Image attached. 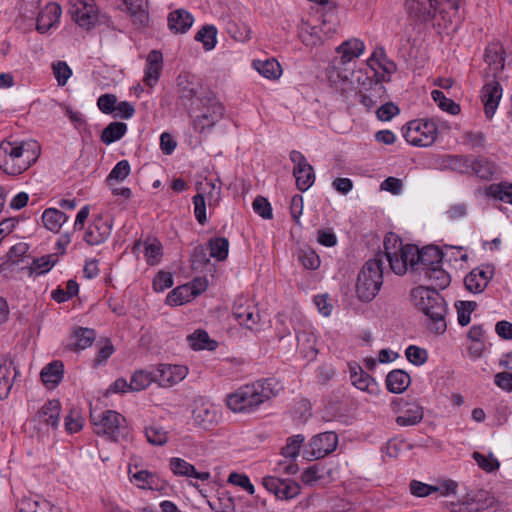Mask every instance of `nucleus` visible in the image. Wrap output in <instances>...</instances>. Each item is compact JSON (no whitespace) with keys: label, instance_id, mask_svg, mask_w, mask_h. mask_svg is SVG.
<instances>
[{"label":"nucleus","instance_id":"nucleus-1","mask_svg":"<svg viewBox=\"0 0 512 512\" xmlns=\"http://www.w3.org/2000/svg\"><path fill=\"white\" fill-rule=\"evenodd\" d=\"M365 50L363 41L351 38L344 41L336 48L340 55L332 61L328 72V78L332 86L342 93L351 90L353 87L352 77L354 76L353 61L359 58Z\"/></svg>","mask_w":512,"mask_h":512},{"label":"nucleus","instance_id":"nucleus-2","mask_svg":"<svg viewBox=\"0 0 512 512\" xmlns=\"http://www.w3.org/2000/svg\"><path fill=\"white\" fill-rule=\"evenodd\" d=\"M415 307L429 320L428 327L436 334L446 331L447 304L440 293L430 287L418 286L411 291Z\"/></svg>","mask_w":512,"mask_h":512},{"label":"nucleus","instance_id":"nucleus-3","mask_svg":"<svg viewBox=\"0 0 512 512\" xmlns=\"http://www.w3.org/2000/svg\"><path fill=\"white\" fill-rule=\"evenodd\" d=\"M2 152L5 154L2 172L17 176L29 167L31 161L36 160L40 147L36 141L18 142L5 139L2 140Z\"/></svg>","mask_w":512,"mask_h":512},{"label":"nucleus","instance_id":"nucleus-4","mask_svg":"<svg viewBox=\"0 0 512 512\" xmlns=\"http://www.w3.org/2000/svg\"><path fill=\"white\" fill-rule=\"evenodd\" d=\"M336 10L335 2H313L310 5L308 18L299 31V37L304 45L314 47L321 43L318 26L335 23Z\"/></svg>","mask_w":512,"mask_h":512},{"label":"nucleus","instance_id":"nucleus-5","mask_svg":"<svg viewBox=\"0 0 512 512\" xmlns=\"http://www.w3.org/2000/svg\"><path fill=\"white\" fill-rule=\"evenodd\" d=\"M270 380L244 385L227 397V406L234 412H249L273 395Z\"/></svg>","mask_w":512,"mask_h":512},{"label":"nucleus","instance_id":"nucleus-6","mask_svg":"<svg viewBox=\"0 0 512 512\" xmlns=\"http://www.w3.org/2000/svg\"><path fill=\"white\" fill-rule=\"evenodd\" d=\"M383 284V262L381 254L369 259L358 274L356 294L360 301H372Z\"/></svg>","mask_w":512,"mask_h":512},{"label":"nucleus","instance_id":"nucleus-7","mask_svg":"<svg viewBox=\"0 0 512 512\" xmlns=\"http://www.w3.org/2000/svg\"><path fill=\"white\" fill-rule=\"evenodd\" d=\"M90 420L97 435L106 436L112 441L117 442L128 433L125 417L116 411L91 412Z\"/></svg>","mask_w":512,"mask_h":512},{"label":"nucleus","instance_id":"nucleus-8","mask_svg":"<svg viewBox=\"0 0 512 512\" xmlns=\"http://www.w3.org/2000/svg\"><path fill=\"white\" fill-rule=\"evenodd\" d=\"M197 194L193 196L194 214L198 223L204 225L207 222L206 203L210 209L219 205L221 199V186L211 179L196 183Z\"/></svg>","mask_w":512,"mask_h":512},{"label":"nucleus","instance_id":"nucleus-9","mask_svg":"<svg viewBox=\"0 0 512 512\" xmlns=\"http://www.w3.org/2000/svg\"><path fill=\"white\" fill-rule=\"evenodd\" d=\"M402 134L409 144L417 147H428L437 138V127L432 120H413L402 128Z\"/></svg>","mask_w":512,"mask_h":512},{"label":"nucleus","instance_id":"nucleus-10","mask_svg":"<svg viewBox=\"0 0 512 512\" xmlns=\"http://www.w3.org/2000/svg\"><path fill=\"white\" fill-rule=\"evenodd\" d=\"M338 444V436L335 432L328 431L313 436L304 447L303 455L308 460L324 458L331 454Z\"/></svg>","mask_w":512,"mask_h":512},{"label":"nucleus","instance_id":"nucleus-11","mask_svg":"<svg viewBox=\"0 0 512 512\" xmlns=\"http://www.w3.org/2000/svg\"><path fill=\"white\" fill-rule=\"evenodd\" d=\"M290 160L294 163L293 176L296 179L297 188L305 192L315 182V173L306 157L299 151L293 150L290 153Z\"/></svg>","mask_w":512,"mask_h":512},{"label":"nucleus","instance_id":"nucleus-12","mask_svg":"<svg viewBox=\"0 0 512 512\" xmlns=\"http://www.w3.org/2000/svg\"><path fill=\"white\" fill-rule=\"evenodd\" d=\"M408 251V253L414 256V270L420 271V273L424 272L425 268H432L438 264H442L443 252L437 246L429 245L419 249L417 246L412 245Z\"/></svg>","mask_w":512,"mask_h":512},{"label":"nucleus","instance_id":"nucleus-13","mask_svg":"<svg viewBox=\"0 0 512 512\" xmlns=\"http://www.w3.org/2000/svg\"><path fill=\"white\" fill-rule=\"evenodd\" d=\"M358 97L359 102L367 110H371L387 98L386 88L380 81L366 77Z\"/></svg>","mask_w":512,"mask_h":512},{"label":"nucleus","instance_id":"nucleus-14","mask_svg":"<svg viewBox=\"0 0 512 512\" xmlns=\"http://www.w3.org/2000/svg\"><path fill=\"white\" fill-rule=\"evenodd\" d=\"M177 85L179 93L177 102L191 115L194 105L197 102L203 103V98L199 96L198 84L189 81L187 75H179Z\"/></svg>","mask_w":512,"mask_h":512},{"label":"nucleus","instance_id":"nucleus-15","mask_svg":"<svg viewBox=\"0 0 512 512\" xmlns=\"http://www.w3.org/2000/svg\"><path fill=\"white\" fill-rule=\"evenodd\" d=\"M154 374L155 383L161 387H171L186 378L188 368L184 365L159 364Z\"/></svg>","mask_w":512,"mask_h":512},{"label":"nucleus","instance_id":"nucleus-16","mask_svg":"<svg viewBox=\"0 0 512 512\" xmlns=\"http://www.w3.org/2000/svg\"><path fill=\"white\" fill-rule=\"evenodd\" d=\"M70 13L74 21L87 30L91 29L99 19V9L95 2H74Z\"/></svg>","mask_w":512,"mask_h":512},{"label":"nucleus","instance_id":"nucleus-17","mask_svg":"<svg viewBox=\"0 0 512 512\" xmlns=\"http://www.w3.org/2000/svg\"><path fill=\"white\" fill-rule=\"evenodd\" d=\"M262 484L267 491L273 493L281 500L292 499L300 492V486L291 480H282L274 476H266L262 479Z\"/></svg>","mask_w":512,"mask_h":512},{"label":"nucleus","instance_id":"nucleus-18","mask_svg":"<svg viewBox=\"0 0 512 512\" xmlns=\"http://www.w3.org/2000/svg\"><path fill=\"white\" fill-rule=\"evenodd\" d=\"M232 313L239 324L246 326L248 329H252L260 320L257 307L252 301L244 297L235 300Z\"/></svg>","mask_w":512,"mask_h":512},{"label":"nucleus","instance_id":"nucleus-19","mask_svg":"<svg viewBox=\"0 0 512 512\" xmlns=\"http://www.w3.org/2000/svg\"><path fill=\"white\" fill-rule=\"evenodd\" d=\"M502 92V86L496 78L487 81L482 87L481 101L484 105L485 116L488 119L494 116L502 97Z\"/></svg>","mask_w":512,"mask_h":512},{"label":"nucleus","instance_id":"nucleus-20","mask_svg":"<svg viewBox=\"0 0 512 512\" xmlns=\"http://www.w3.org/2000/svg\"><path fill=\"white\" fill-rule=\"evenodd\" d=\"M203 106L206 107L207 110L197 115L193 122L194 128L201 131L205 128L212 127L224 114V107L214 97L207 98Z\"/></svg>","mask_w":512,"mask_h":512},{"label":"nucleus","instance_id":"nucleus-21","mask_svg":"<svg viewBox=\"0 0 512 512\" xmlns=\"http://www.w3.org/2000/svg\"><path fill=\"white\" fill-rule=\"evenodd\" d=\"M112 230V224L101 215L94 218L84 234V241L91 246L105 242Z\"/></svg>","mask_w":512,"mask_h":512},{"label":"nucleus","instance_id":"nucleus-22","mask_svg":"<svg viewBox=\"0 0 512 512\" xmlns=\"http://www.w3.org/2000/svg\"><path fill=\"white\" fill-rule=\"evenodd\" d=\"M62 9L58 2H47L38 14L36 29L40 33H46L59 20Z\"/></svg>","mask_w":512,"mask_h":512},{"label":"nucleus","instance_id":"nucleus-23","mask_svg":"<svg viewBox=\"0 0 512 512\" xmlns=\"http://www.w3.org/2000/svg\"><path fill=\"white\" fill-rule=\"evenodd\" d=\"M494 271L489 266L475 268L464 278L465 287L473 293L482 292L489 280L493 277Z\"/></svg>","mask_w":512,"mask_h":512},{"label":"nucleus","instance_id":"nucleus-24","mask_svg":"<svg viewBox=\"0 0 512 512\" xmlns=\"http://www.w3.org/2000/svg\"><path fill=\"white\" fill-rule=\"evenodd\" d=\"M163 67V55L158 50L149 52L146 60L144 83L149 87H154L159 80Z\"/></svg>","mask_w":512,"mask_h":512},{"label":"nucleus","instance_id":"nucleus-25","mask_svg":"<svg viewBox=\"0 0 512 512\" xmlns=\"http://www.w3.org/2000/svg\"><path fill=\"white\" fill-rule=\"evenodd\" d=\"M61 404L59 400H48L35 415V420L57 429L60 420Z\"/></svg>","mask_w":512,"mask_h":512},{"label":"nucleus","instance_id":"nucleus-26","mask_svg":"<svg viewBox=\"0 0 512 512\" xmlns=\"http://www.w3.org/2000/svg\"><path fill=\"white\" fill-rule=\"evenodd\" d=\"M406 7L409 16L417 22H427L433 19L438 10L440 2H407Z\"/></svg>","mask_w":512,"mask_h":512},{"label":"nucleus","instance_id":"nucleus-27","mask_svg":"<svg viewBox=\"0 0 512 512\" xmlns=\"http://www.w3.org/2000/svg\"><path fill=\"white\" fill-rule=\"evenodd\" d=\"M412 247L411 244L405 245L404 250L393 255H386L384 258L388 261L391 270L398 275L406 273L408 266L413 270L415 269V262L413 254L408 253V249Z\"/></svg>","mask_w":512,"mask_h":512},{"label":"nucleus","instance_id":"nucleus-28","mask_svg":"<svg viewBox=\"0 0 512 512\" xmlns=\"http://www.w3.org/2000/svg\"><path fill=\"white\" fill-rule=\"evenodd\" d=\"M171 471L177 476L193 477L201 481L210 478L209 472H198L194 465L179 457H172L169 461Z\"/></svg>","mask_w":512,"mask_h":512},{"label":"nucleus","instance_id":"nucleus-29","mask_svg":"<svg viewBox=\"0 0 512 512\" xmlns=\"http://www.w3.org/2000/svg\"><path fill=\"white\" fill-rule=\"evenodd\" d=\"M167 22L171 32L186 33L191 28L194 18L188 11L177 9L169 13Z\"/></svg>","mask_w":512,"mask_h":512},{"label":"nucleus","instance_id":"nucleus-30","mask_svg":"<svg viewBox=\"0 0 512 512\" xmlns=\"http://www.w3.org/2000/svg\"><path fill=\"white\" fill-rule=\"evenodd\" d=\"M63 375L64 364L59 360L47 364L40 373L43 384L49 389L55 388L62 381Z\"/></svg>","mask_w":512,"mask_h":512},{"label":"nucleus","instance_id":"nucleus-31","mask_svg":"<svg viewBox=\"0 0 512 512\" xmlns=\"http://www.w3.org/2000/svg\"><path fill=\"white\" fill-rule=\"evenodd\" d=\"M410 382L409 374L401 369L390 371L385 380L388 391L395 394L404 392L409 387Z\"/></svg>","mask_w":512,"mask_h":512},{"label":"nucleus","instance_id":"nucleus-32","mask_svg":"<svg viewBox=\"0 0 512 512\" xmlns=\"http://www.w3.org/2000/svg\"><path fill=\"white\" fill-rule=\"evenodd\" d=\"M424 277L430 282L431 289L443 290L449 286L451 282L450 275L442 268V264H438L432 268H425L422 272Z\"/></svg>","mask_w":512,"mask_h":512},{"label":"nucleus","instance_id":"nucleus-33","mask_svg":"<svg viewBox=\"0 0 512 512\" xmlns=\"http://www.w3.org/2000/svg\"><path fill=\"white\" fill-rule=\"evenodd\" d=\"M17 512H61L47 500H37L24 497L16 504Z\"/></svg>","mask_w":512,"mask_h":512},{"label":"nucleus","instance_id":"nucleus-34","mask_svg":"<svg viewBox=\"0 0 512 512\" xmlns=\"http://www.w3.org/2000/svg\"><path fill=\"white\" fill-rule=\"evenodd\" d=\"M503 49L498 45H489L485 49L484 61L493 70V78L497 77L505 66V58L503 57Z\"/></svg>","mask_w":512,"mask_h":512},{"label":"nucleus","instance_id":"nucleus-35","mask_svg":"<svg viewBox=\"0 0 512 512\" xmlns=\"http://www.w3.org/2000/svg\"><path fill=\"white\" fill-rule=\"evenodd\" d=\"M193 419L201 427L208 429L217 421V410L211 404L201 403L194 408Z\"/></svg>","mask_w":512,"mask_h":512},{"label":"nucleus","instance_id":"nucleus-36","mask_svg":"<svg viewBox=\"0 0 512 512\" xmlns=\"http://www.w3.org/2000/svg\"><path fill=\"white\" fill-rule=\"evenodd\" d=\"M67 220L68 216L56 208H47L42 214L44 227L53 233H58Z\"/></svg>","mask_w":512,"mask_h":512},{"label":"nucleus","instance_id":"nucleus-37","mask_svg":"<svg viewBox=\"0 0 512 512\" xmlns=\"http://www.w3.org/2000/svg\"><path fill=\"white\" fill-rule=\"evenodd\" d=\"M495 172V164L484 156L473 157L471 173L480 179L490 180Z\"/></svg>","mask_w":512,"mask_h":512},{"label":"nucleus","instance_id":"nucleus-38","mask_svg":"<svg viewBox=\"0 0 512 512\" xmlns=\"http://www.w3.org/2000/svg\"><path fill=\"white\" fill-rule=\"evenodd\" d=\"M423 408L418 404H408L402 414L397 416L396 423L399 426H414L423 419Z\"/></svg>","mask_w":512,"mask_h":512},{"label":"nucleus","instance_id":"nucleus-39","mask_svg":"<svg viewBox=\"0 0 512 512\" xmlns=\"http://www.w3.org/2000/svg\"><path fill=\"white\" fill-rule=\"evenodd\" d=\"M253 67L267 79H278L282 74V69L278 61L274 58L266 59L264 61H253Z\"/></svg>","mask_w":512,"mask_h":512},{"label":"nucleus","instance_id":"nucleus-40","mask_svg":"<svg viewBox=\"0 0 512 512\" xmlns=\"http://www.w3.org/2000/svg\"><path fill=\"white\" fill-rule=\"evenodd\" d=\"M133 22L145 26L149 20L148 2H123Z\"/></svg>","mask_w":512,"mask_h":512},{"label":"nucleus","instance_id":"nucleus-41","mask_svg":"<svg viewBox=\"0 0 512 512\" xmlns=\"http://www.w3.org/2000/svg\"><path fill=\"white\" fill-rule=\"evenodd\" d=\"M127 132V125L124 122H111L101 133V141L106 144H112L120 140Z\"/></svg>","mask_w":512,"mask_h":512},{"label":"nucleus","instance_id":"nucleus-42","mask_svg":"<svg viewBox=\"0 0 512 512\" xmlns=\"http://www.w3.org/2000/svg\"><path fill=\"white\" fill-rule=\"evenodd\" d=\"M153 371L137 370L133 373L129 382V391L139 392L146 389L151 383L155 382Z\"/></svg>","mask_w":512,"mask_h":512},{"label":"nucleus","instance_id":"nucleus-43","mask_svg":"<svg viewBox=\"0 0 512 512\" xmlns=\"http://www.w3.org/2000/svg\"><path fill=\"white\" fill-rule=\"evenodd\" d=\"M187 340L194 350H214L217 347V342L211 340L205 330H196L194 333L188 335Z\"/></svg>","mask_w":512,"mask_h":512},{"label":"nucleus","instance_id":"nucleus-44","mask_svg":"<svg viewBox=\"0 0 512 512\" xmlns=\"http://www.w3.org/2000/svg\"><path fill=\"white\" fill-rule=\"evenodd\" d=\"M214 512H236V505L233 497L227 491H221L214 500L207 501Z\"/></svg>","mask_w":512,"mask_h":512},{"label":"nucleus","instance_id":"nucleus-45","mask_svg":"<svg viewBox=\"0 0 512 512\" xmlns=\"http://www.w3.org/2000/svg\"><path fill=\"white\" fill-rule=\"evenodd\" d=\"M350 380L356 388L362 391H367L369 386L374 383V379L357 364L350 365Z\"/></svg>","mask_w":512,"mask_h":512},{"label":"nucleus","instance_id":"nucleus-46","mask_svg":"<svg viewBox=\"0 0 512 512\" xmlns=\"http://www.w3.org/2000/svg\"><path fill=\"white\" fill-rule=\"evenodd\" d=\"M194 38L203 44L204 50L210 51L217 44V28L214 25H205L196 33Z\"/></svg>","mask_w":512,"mask_h":512},{"label":"nucleus","instance_id":"nucleus-47","mask_svg":"<svg viewBox=\"0 0 512 512\" xmlns=\"http://www.w3.org/2000/svg\"><path fill=\"white\" fill-rule=\"evenodd\" d=\"M209 255L218 261H224L228 256L229 241L225 237H215L208 241Z\"/></svg>","mask_w":512,"mask_h":512},{"label":"nucleus","instance_id":"nucleus-48","mask_svg":"<svg viewBox=\"0 0 512 512\" xmlns=\"http://www.w3.org/2000/svg\"><path fill=\"white\" fill-rule=\"evenodd\" d=\"M192 287L189 284L181 285L170 291L167 295L166 302L170 305H182L193 299Z\"/></svg>","mask_w":512,"mask_h":512},{"label":"nucleus","instance_id":"nucleus-49","mask_svg":"<svg viewBox=\"0 0 512 512\" xmlns=\"http://www.w3.org/2000/svg\"><path fill=\"white\" fill-rule=\"evenodd\" d=\"M297 259L308 270H316L320 266V257L310 247H303L297 250Z\"/></svg>","mask_w":512,"mask_h":512},{"label":"nucleus","instance_id":"nucleus-50","mask_svg":"<svg viewBox=\"0 0 512 512\" xmlns=\"http://www.w3.org/2000/svg\"><path fill=\"white\" fill-rule=\"evenodd\" d=\"M75 342L72 344L74 350H83L91 346L96 338V333L90 328H78L73 335Z\"/></svg>","mask_w":512,"mask_h":512},{"label":"nucleus","instance_id":"nucleus-51","mask_svg":"<svg viewBox=\"0 0 512 512\" xmlns=\"http://www.w3.org/2000/svg\"><path fill=\"white\" fill-rule=\"evenodd\" d=\"M147 441L156 446H163L168 441V432L158 424H152L145 428Z\"/></svg>","mask_w":512,"mask_h":512},{"label":"nucleus","instance_id":"nucleus-52","mask_svg":"<svg viewBox=\"0 0 512 512\" xmlns=\"http://www.w3.org/2000/svg\"><path fill=\"white\" fill-rule=\"evenodd\" d=\"M431 97L443 111H446L451 115H457L460 113V105L454 102L452 99L447 98L442 91L433 90L431 92Z\"/></svg>","mask_w":512,"mask_h":512},{"label":"nucleus","instance_id":"nucleus-53","mask_svg":"<svg viewBox=\"0 0 512 512\" xmlns=\"http://www.w3.org/2000/svg\"><path fill=\"white\" fill-rule=\"evenodd\" d=\"M473 156L452 155L448 157L447 163L449 167L462 174H470Z\"/></svg>","mask_w":512,"mask_h":512},{"label":"nucleus","instance_id":"nucleus-54","mask_svg":"<svg viewBox=\"0 0 512 512\" xmlns=\"http://www.w3.org/2000/svg\"><path fill=\"white\" fill-rule=\"evenodd\" d=\"M144 254L146 262L149 265L153 266L158 264L163 255V246L161 242L157 239H154L151 242H146Z\"/></svg>","mask_w":512,"mask_h":512},{"label":"nucleus","instance_id":"nucleus-55","mask_svg":"<svg viewBox=\"0 0 512 512\" xmlns=\"http://www.w3.org/2000/svg\"><path fill=\"white\" fill-rule=\"evenodd\" d=\"M304 440L305 437L301 434L287 438L286 445L281 449V454L286 458H296L299 455Z\"/></svg>","mask_w":512,"mask_h":512},{"label":"nucleus","instance_id":"nucleus-56","mask_svg":"<svg viewBox=\"0 0 512 512\" xmlns=\"http://www.w3.org/2000/svg\"><path fill=\"white\" fill-rule=\"evenodd\" d=\"M404 248L405 245L402 244L401 238L397 234L390 232L385 236L384 239V252H379L378 254H381L383 259L384 256L397 254L398 252L404 250Z\"/></svg>","mask_w":512,"mask_h":512},{"label":"nucleus","instance_id":"nucleus-57","mask_svg":"<svg viewBox=\"0 0 512 512\" xmlns=\"http://www.w3.org/2000/svg\"><path fill=\"white\" fill-rule=\"evenodd\" d=\"M57 260L58 257L56 254L44 255L40 258H36L31 264V271L37 272L38 274L46 273L51 270Z\"/></svg>","mask_w":512,"mask_h":512},{"label":"nucleus","instance_id":"nucleus-58","mask_svg":"<svg viewBox=\"0 0 512 512\" xmlns=\"http://www.w3.org/2000/svg\"><path fill=\"white\" fill-rule=\"evenodd\" d=\"M477 303L474 301H460L457 308L458 323L461 326H467L470 322V315L476 309Z\"/></svg>","mask_w":512,"mask_h":512},{"label":"nucleus","instance_id":"nucleus-59","mask_svg":"<svg viewBox=\"0 0 512 512\" xmlns=\"http://www.w3.org/2000/svg\"><path fill=\"white\" fill-rule=\"evenodd\" d=\"M227 32L239 42H246L251 38V29L246 24L229 23Z\"/></svg>","mask_w":512,"mask_h":512},{"label":"nucleus","instance_id":"nucleus-60","mask_svg":"<svg viewBox=\"0 0 512 512\" xmlns=\"http://www.w3.org/2000/svg\"><path fill=\"white\" fill-rule=\"evenodd\" d=\"M472 457L477 462L478 466L488 473L497 470L500 466L499 461L494 458L492 454L487 457L480 452H474Z\"/></svg>","mask_w":512,"mask_h":512},{"label":"nucleus","instance_id":"nucleus-61","mask_svg":"<svg viewBox=\"0 0 512 512\" xmlns=\"http://www.w3.org/2000/svg\"><path fill=\"white\" fill-rule=\"evenodd\" d=\"M409 490L415 497H427L438 491V488L434 485H429L418 480H412L409 483Z\"/></svg>","mask_w":512,"mask_h":512},{"label":"nucleus","instance_id":"nucleus-62","mask_svg":"<svg viewBox=\"0 0 512 512\" xmlns=\"http://www.w3.org/2000/svg\"><path fill=\"white\" fill-rule=\"evenodd\" d=\"M491 194L502 202L512 204V184L500 183L490 187Z\"/></svg>","mask_w":512,"mask_h":512},{"label":"nucleus","instance_id":"nucleus-63","mask_svg":"<svg viewBox=\"0 0 512 512\" xmlns=\"http://www.w3.org/2000/svg\"><path fill=\"white\" fill-rule=\"evenodd\" d=\"M405 355L408 361L416 366L423 365L428 359L427 351L415 345L408 346Z\"/></svg>","mask_w":512,"mask_h":512},{"label":"nucleus","instance_id":"nucleus-64","mask_svg":"<svg viewBox=\"0 0 512 512\" xmlns=\"http://www.w3.org/2000/svg\"><path fill=\"white\" fill-rule=\"evenodd\" d=\"M485 138V134L481 131H466L462 135L463 144L471 149L483 148Z\"/></svg>","mask_w":512,"mask_h":512}]
</instances>
